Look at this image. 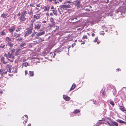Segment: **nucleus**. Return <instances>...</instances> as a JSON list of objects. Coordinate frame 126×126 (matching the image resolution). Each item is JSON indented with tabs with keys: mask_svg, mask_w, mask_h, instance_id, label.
Instances as JSON below:
<instances>
[{
	"mask_svg": "<svg viewBox=\"0 0 126 126\" xmlns=\"http://www.w3.org/2000/svg\"><path fill=\"white\" fill-rule=\"evenodd\" d=\"M32 26L26 29V31L24 33L25 36H28L32 32Z\"/></svg>",
	"mask_w": 126,
	"mask_h": 126,
	"instance_id": "obj_1",
	"label": "nucleus"
},
{
	"mask_svg": "<svg viewBox=\"0 0 126 126\" xmlns=\"http://www.w3.org/2000/svg\"><path fill=\"white\" fill-rule=\"evenodd\" d=\"M5 40L7 42V45L10 47H12L14 45V44L12 43V40L8 37H6Z\"/></svg>",
	"mask_w": 126,
	"mask_h": 126,
	"instance_id": "obj_2",
	"label": "nucleus"
},
{
	"mask_svg": "<svg viewBox=\"0 0 126 126\" xmlns=\"http://www.w3.org/2000/svg\"><path fill=\"white\" fill-rule=\"evenodd\" d=\"M17 70V67L16 66L13 67L12 68H10L8 69V72L11 73H16Z\"/></svg>",
	"mask_w": 126,
	"mask_h": 126,
	"instance_id": "obj_3",
	"label": "nucleus"
},
{
	"mask_svg": "<svg viewBox=\"0 0 126 126\" xmlns=\"http://www.w3.org/2000/svg\"><path fill=\"white\" fill-rule=\"evenodd\" d=\"M109 87L110 89V90L113 92V95L114 96L115 95L116 92L115 87L112 85H110L109 86Z\"/></svg>",
	"mask_w": 126,
	"mask_h": 126,
	"instance_id": "obj_4",
	"label": "nucleus"
},
{
	"mask_svg": "<svg viewBox=\"0 0 126 126\" xmlns=\"http://www.w3.org/2000/svg\"><path fill=\"white\" fill-rule=\"evenodd\" d=\"M74 4L75 6L77 7V9H79L82 7L80 4V0L76 1Z\"/></svg>",
	"mask_w": 126,
	"mask_h": 126,
	"instance_id": "obj_5",
	"label": "nucleus"
},
{
	"mask_svg": "<svg viewBox=\"0 0 126 126\" xmlns=\"http://www.w3.org/2000/svg\"><path fill=\"white\" fill-rule=\"evenodd\" d=\"M22 121L24 124L27 123L28 120V117L27 115H24L22 118Z\"/></svg>",
	"mask_w": 126,
	"mask_h": 126,
	"instance_id": "obj_6",
	"label": "nucleus"
},
{
	"mask_svg": "<svg viewBox=\"0 0 126 126\" xmlns=\"http://www.w3.org/2000/svg\"><path fill=\"white\" fill-rule=\"evenodd\" d=\"M108 124L110 126H118V124L115 121H110L108 123Z\"/></svg>",
	"mask_w": 126,
	"mask_h": 126,
	"instance_id": "obj_7",
	"label": "nucleus"
},
{
	"mask_svg": "<svg viewBox=\"0 0 126 126\" xmlns=\"http://www.w3.org/2000/svg\"><path fill=\"white\" fill-rule=\"evenodd\" d=\"M41 27V25L39 23L35 25L34 28L35 30H39Z\"/></svg>",
	"mask_w": 126,
	"mask_h": 126,
	"instance_id": "obj_8",
	"label": "nucleus"
},
{
	"mask_svg": "<svg viewBox=\"0 0 126 126\" xmlns=\"http://www.w3.org/2000/svg\"><path fill=\"white\" fill-rule=\"evenodd\" d=\"M36 39L39 40L38 42H40L44 41V38H42L38 37L35 36V37L34 39L35 40H36Z\"/></svg>",
	"mask_w": 126,
	"mask_h": 126,
	"instance_id": "obj_9",
	"label": "nucleus"
},
{
	"mask_svg": "<svg viewBox=\"0 0 126 126\" xmlns=\"http://www.w3.org/2000/svg\"><path fill=\"white\" fill-rule=\"evenodd\" d=\"M27 18L21 15V16L19 17V20L20 21H25Z\"/></svg>",
	"mask_w": 126,
	"mask_h": 126,
	"instance_id": "obj_10",
	"label": "nucleus"
},
{
	"mask_svg": "<svg viewBox=\"0 0 126 126\" xmlns=\"http://www.w3.org/2000/svg\"><path fill=\"white\" fill-rule=\"evenodd\" d=\"M14 54L10 53V52H8L7 54V57L8 58H14Z\"/></svg>",
	"mask_w": 126,
	"mask_h": 126,
	"instance_id": "obj_11",
	"label": "nucleus"
},
{
	"mask_svg": "<svg viewBox=\"0 0 126 126\" xmlns=\"http://www.w3.org/2000/svg\"><path fill=\"white\" fill-rule=\"evenodd\" d=\"M63 98L66 101H68L70 100V98L66 95H63Z\"/></svg>",
	"mask_w": 126,
	"mask_h": 126,
	"instance_id": "obj_12",
	"label": "nucleus"
},
{
	"mask_svg": "<svg viewBox=\"0 0 126 126\" xmlns=\"http://www.w3.org/2000/svg\"><path fill=\"white\" fill-rule=\"evenodd\" d=\"M15 26H12L11 28H10L9 29V30L10 32L13 33V31L15 30Z\"/></svg>",
	"mask_w": 126,
	"mask_h": 126,
	"instance_id": "obj_13",
	"label": "nucleus"
},
{
	"mask_svg": "<svg viewBox=\"0 0 126 126\" xmlns=\"http://www.w3.org/2000/svg\"><path fill=\"white\" fill-rule=\"evenodd\" d=\"M45 33V32L44 31H43L41 32H39L38 33L36 34V36H40L42 35H44Z\"/></svg>",
	"mask_w": 126,
	"mask_h": 126,
	"instance_id": "obj_14",
	"label": "nucleus"
},
{
	"mask_svg": "<svg viewBox=\"0 0 126 126\" xmlns=\"http://www.w3.org/2000/svg\"><path fill=\"white\" fill-rule=\"evenodd\" d=\"M59 7L62 11L64 9H66V5H61L59 6Z\"/></svg>",
	"mask_w": 126,
	"mask_h": 126,
	"instance_id": "obj_15",
	"label": "nucleus"
},
{
	"mask_svg": "<svg viewBox=\"0 0 126 126\" xmlns=\"http://www.w3.org/2000/svg\"><path fill=\"white\" fill-rule=\"evenodd\" d=\"M44 11L45 12L46 11H48L50 8V6H45L44 7Z\"/></svg>",
	"mask_w": 126,
	"mask_h": 126,
	"instance_id": "obj_16",
	"label": "nucleus"
},
{
	"mask_svg": "<svg viewBox=\"0 0 126 126\" xmlns=\"http://www.w3.org/2000/svg\"><path fill=\"white\" fill-rule=\"evenodd\" d=\"M5 58L4 57H2L0 59L2 63H3L4 64H6L7 62L5 61H4Z\"/></svg>",
	"mask_w": 126,
	"mask_h": 126,
	"instance_id": "obj_17",
	"label": "nucleus"
},
{
	"mask_svg": "<svg viewBox=\"0 0 126 126\" xmlns=\"http://www.w3.org/2000/svg\"><path fill=\"white\" fill-rule=\"evenodd\" d=\"M27 13L28 12L27 11L24 10L22 13L21 15L25 17L27 14Z\"/></svg>",
	"mask_w": 126,
	"mask_h": 126,
	"instance_id": "obj_18",
	"label": "nucleus"
},
{
	"mask_svg": "<svg viewBox=\"0 0 126 126\" xmlns=\"http://www.w3.org/2000/svg\"><path fill=\"white\" fill-rule=\"evenodd\" d=\"M37 16L36 15H34L33 16V17L35 19H40V16L39 14H37Z\"/></svg>",
	"mask_w": 126,
	"mask_h": 126,
	"instance_id": "obj_19",
	"label": "nucleus"
},
{
	"mask_svg": "<svg viewBox=\"0 0 126 126\" xmlns=\"http://www.w3.org/2000/svg\"><path fill=\"white\" fill-rule=\"evenodd\" d=\"M4 75V72L0 69V79Z\"/></svg>",
	"mask_w": 126,
	"mask_h": 126,
	"instance_id": "obj_20",
	"label": "nucleus"
},
{
	"mask_svg": "<svg viewBox=\"0 0 126 126\" xmlns=\"http://www.w3.org/2000/svg\"><path fill=\"white\" fill-rule=\"evenodd\" d=\"M119 109L123 111H125V109L123 106H119Z\"/></svg>",
	"mask_w": 126,
	"mask_h": 126,
	"instance_id": "obj_21",
	"label": "nucleus"
},
{
	"mask_svg": "<svg viewBox=\"0 0 126 126\" xmlns=\"http://www.w3.org/2000/svg\"><path fill=\"white\" fill-rule=\"evenodd\" d=\"M28 74L29 75V76H33L34 75L33 71H29V73Z\"/></svg>",
	"mask_w": 126,
	"mask_h": 126,
	"instance_id": "obj_22",
	"label": "nucleus"
},
{
	"mask_svg": "<svg viewBox=\"0 0 126 126\" xmlns=\"http://www.w3.org/2000/svg\"><path fill=\"white\" fill-rule=\"evenodd\" d=\"M8 15V14L7 13L4 14L3 13L1 16L3 18H6Z\"/></svg>",
	"mask_w": 126,
	"mask_h": 126,
	"instance_id": "obj_23",
	"label": "nucleus"
},
{
	"mask_svg": "<svg viewBox=\"0 0 126 126\" xmlns=\"http://www.w3.org/2000/svg\"><path fill=\"white\" fill-rule=\"evenodd\" d=\"M109 103L111 105L112 107H113L115 105V104L113 101L111 100H110Z\"/></svg>",
	"mask_w": 126,
	"mask_h": 126,
	"instance_id": "obj_24",
	"label": "nucleus"
},
{
	"mask_svg": "<svg viewBox=\"0 0 126 126\" xmlns=\"http://www.w3.org/2000/svg\"><path fill=\"white\" fill-rule=\"evenodd\" d=\"M76 87V85L74 83L72 86V87L69 90V91H71L72 90H73Z\"/></svg>",
	"mask_w": 126,
	"mask_h": 126,
	"instance_id": "obj_25",
	"label": "nucleus"
},
{
	"mask_svg": "<svg viewBox=\"0 0 126 126\" xmlns=\"http://www.w3.org/2000/svg\"><path fill=\"white\" fill-rule=\"evenodd\" d=\"M52 12L54 15L56 16L57 15V11L55 10H52Z\"/></svg>",
	"mask_w": 126,
	"mask_h": 126,
	"instance_id": "obj_26",
	"label": "nucleus"
},
{
	"mask_svg": "<svg viewBox=\"0 0 126 126\" xmlns=\"http://www.w3.org/2000/svg\"><path fill=\"white\" fill-rule=\"evenodd\" d=\"M50 20L51 23L53 24H54V22L53 18L51 17L50 19Z\"/></svg>",
	"mask_w": 126,
	"mask_h": 126,
	"instance_id": "obj_27",
	"label": "nucleus"
},
{
	"mask_svg": "<svg viewBox=\"0 0 126 126\" xmlns=\"http://www.w3.org/2000/svg\"><path fill=\"white\" fill-rule=\"evenodd\" d=\"M62 50L61 49L60 50L59 48H58L57 49H56L54 51V52H55L58 53H59Z\"/></svg>",
	"mask_w": 126,
	"mask_h": 126,
	"instance_id": "obj_28",
	"label": "nucleus"
},
{
	"mask_svg": "<svg viewBox=\"0 0 126 126\" xmlns=\"http://www.w3.org/2000/svg\"><path fill=\"white\" fill-rule=\"evenodd\" d=\"M22 65L26 67L27 66L29 65L28 63L27 62L24 63L22 64Z\"/></svg>",
	"mask_w": 126,
	"mask_h": 126,
	"instance_id": "obj_29",
	"label": "nucleus"
},
{
	"mask_svg": "<svg viewBox=\"0 0 126 126\" xmlns=\"http://www.w3.org/2000/svg\"><path fill=\"white\" fill-rule=\"evenodd\" d=\"M20 34H17L15 33L14 35L16 37V38L19 37H20Z\"/></svg>",
	"mask_w": 126,
	"mask_h": 126,
	"instance_id": "obj_30",
	"label": "nucleus"
},
{
	"mask_svg": "<svg viewBox=\"0 0 126 126\" xmlns=\"http://www.w3.org/2000/svg\"><path fill=\"white\" fill-rule=\"evenodd\" d=\"M21 29V28L19 26H18L17 28V30H16V32H18L19 31H20Z\"/></svg>",
	"mask_w": 126,
	"mask_h": 126,
	"instance_id": "obj_31",
	"label": "nucleus"
},
{
	"mask_svg": "<svg viewBox=\"0 0 126 126\" xmlns=\"http://www.w3.org/2000/svg\"><path fill=\"white\" fill-rule=\"evenodd\" d=\"M26 43H22L20 45V46L21 47H24L26 46Z\"/></svg>",
	"mask_w": 126,
	"mask_h": 126,
	"instance_id": "obj_32",
	"label": "nucleus"
},
{
	"mask_svg": "<svg viewBox=\"0 0 126 126\" xmlns=\"http://www.w3.org/2000/svg\"><path fill=\"white\" fill-rule=\"evenodd\" d=\"M80 111L79 110H76L74 111L73 113L75 114L80 112Z\"/></svg>",
	"mask_w": 126,
	"mask_h": 126,
	"instance_id": "obj_33",
	"label": "nucleus"
},
{
	"mask_svg": "<svg viewBox=\"0 0 126 126\" xmlns=\"http://www.w3.org/2000/svg\"><path fill=\"white\" fill-rule=\"evenodd\" d=\"M5 46V45H4L2 44H1L0 46V48H4Z\"/></svg>",
	"mask_w": 126,
	"mask_h": 126,
	"instance_id": "obj_34",
	"label": "nucleus"
},
{
	"mask_svg": "<svg viewBox=\"0 0 126 126\" xmlns=\"http://www.w3.org/2000/svg\"><path fill=\"white\" fill-rule=\"evenodd\" d=\"M72 2L70 1H67L65 2L64 4H66L67 3H71Z\"/></svg>",
	"mask_w": 126,
	"mask_h": 126,
	"instance_id": "obj_35",
	"label": "nucleus"
},
{
	"mask_svg": "<svg viewBox=\"0 0 126 126\" xmlns=\"http://www.w3.org/2000/svg\"><path fill=\"white\" fill-rule=\"evenodd\" d=\"M15 49H12V50H11L9 52H10V53H12V54H14V52L15 51Z\"/></svg>",
	"mask_w": 126,
	"mask_h": 126,
	"instance_id": "obj_36",
	"label": "nucleus"
},
{
	"mask_svg": "<svg viewBox=\"0 0 126 126\" xmlns=\"http://www.w3.org/2000/svg\"><path fill=\"white\" fill-rule=\"evenodd\" d=\"M0 35H3L6 34V33L4 31H2L0 33Z\"/></svg>",
	"mask_w": 126,
	"mask_h": 126,
	"instance_id": "obj_37",
	"label": "nucleus"
},
{
	"mask_svg": "<svg viewBox=\"0 0 126 126\" xmlns=\"http://www.w3.org/2000/svg\"><path fill=\"white\" fill-rule=\"evenodd\" d=\"M36 32H32V35H31V36L32 37H34L35 35L36 34Z\"/></svg>",
	"mask_w": 126,
	"mask_h": 126,
	"instance_id": "obj_38",
	"label": "nucleus"
},
{
	"mask_svg": "<svg viewBox=\"0 0 126 126\" xmlns=\"http://www.w3.org/2000/svg\"><path fill=\"white\" fill-rule=\"evenodd\" d=\"M87 39V37L86 35H84L82 38V39L83 40H84L85 39Z\"/></svg>",
	"mask_w": 126,
	"mask_h": 126,
	"instance_id": "obj_39",
	"label": "nucleus"
},
{
	"mask_svg": "<svg viewBox=\"0 0 126 126\" xmlns=\"http://www.w3.org/2000/svg\"><path fill=\"white\" fill-rule=\"evenodd\" d=\"M66 6L67 8H70L71 7V6L69 4L66 5Z\"/></svg>",
	"mask_w": 126,
	"mask_h": 126,
	"instance_id": "obj_40",
	"label": "nucleus"
},
{
	"mask_svg": "<svg viewBox=\"0 0 126 126\" xmlns=\"http://www.w3.org/2000/svg\"><path fill=\"white\" fill-rule=\"evenodd\" d=\"M98 39V37H96L95 38V40L94 41V42H96Z\"/></svg>",
	"mask_w": 126,
	"mask_h": 126,
	"instance_id": "obj_41",
	"label": "nucleus"
},
{
	"mask_svg": "<svg viewBox=\"0 0 126 126\" xmlns=\"http://www.w3.org/2000/svg\"><path fill=\"white\" fill-rule=\"evenodd\" d=\"M93 103H94L95 105H97V103H96V101L93 100Z\"/></svg>",
	"mask_w": 126,
	"mask_h": 126,
	"instance_id": "obj_42",
	"label": "nucleus"
},
{
	"mask_svg": "<svg viewBox=\"0 0 126 126\" xmlns=\"http://www.w3.org/2000/svg\"><path fill=\"white\" fill-rule=\"evenodd\" d=\"M102 28L103 30H104L105 28H106L105 26V25H103L102 26Z\"/></svg>",
	"mask_w": 126,
	"mask_h": 126,
	"instance_id": "obj_43",
	"label": "nucleus"
},
{
	"mask_svg": "<svg viewBox=\"0 0 126 126\" xmlns=\"http://www.w3.org/2000/svg\"><path fill=\"white\" fill-rule=\"evenodd\" d=\"M96 21L98 22L100 21V18H99L98 19V18H97L96 19Z\"/></svg>",
	"mask_w": 126,
	"mask_h": 126,
	"instance_id": "obj_44",
	"label": "nucleus"
},
{
	"mask_svg": "<svg viewBox=\"0 0 126 126\" xmlns=\"http://www.w3.org/2000/svg\"><path fill=\"white\" fill-rule=\"evenodd\" d=\"M30 6L31 7H34L33 3L31 4L30 5Z\"/></svg>",
	"mask_w": 126,
	"mask_h": 126,
	"instance_id": "obj_45",
	"label": "nucleus"
},
{
	"mask_svg": "<svg viewBox=\"0 0 126 126\" xmlns=\"http://www.w3.org/2000/svg\"><path fill=\"white\" fill-rule=\"evenodd\" d=\"M76 44L75 43H74L72 45V47H73Z\"/></svg>",
	"mask_w": 126,
	"mask_h": 126,
	"instance_id": "obj_46",
	"label": "nucleus"
},
{
	"mask_svg": "<svg viewBox=\"0 0 126 126\" xmlns=\"http://www.w3.org/2000/svg\"><path fill=\"white\" fill-rule=\"evenodd\" d=\"M7 59H8V60L10 61V62H13V61L12 60H10L9 59H8V58H7Z\"/></svg>",
	"mask_w": 126,
	"mask_h": 126,
	"instance_id": "obj_47",
	"label": "nucleus"
},
{
	"mask_svg": "<svg viewBox=\"0 0 126 126\" xmlns=\"http://www.w3.org/2000/svg\"><path fill=\"white\" fill-rule=\"evenodd\" d=\"M25 75H26L27 74H28V71L27 70H25Z\"/></svg>",
	"mask_w": 126,
	"mask_h": 126,
	"instance_id": "obj_48",
	"label": "nucleus"
},
{
	"mask_svg": "<svg viewBox=\"0 0 126 126\" xmlns=\"http://www.w3.org/2000/svg\"><path fill=\"white\" fill-rule=\"evenodd\" d=\"M4 56L5 57H7V59L8 57H7V54L6 53H5L4 54Z\"/></svg>",
	"mask_w": 126,
	"mask_h": 126,
	"instance_id": "obj_49",
	"label": "nucleus"
},
{
	"mask_svg": "<svg viewBox=\"0 0 126 126\" xmlns=\"http://www.w3.org/2000/svg\"><path fill=\"white\" fill-rule=\"evenodd\" d=\"M36 6L37 7H40V4H37L36 5Z\"/></svg>",
	"mask_w": 126,
	"mask_h": 126,
	"instance_id": "obj_50",
	"label": "nucleus"
},
{
	"mask_svg": "<svg viewBox=\"0 0 126 126\" xmlns=\"http://www.w3.org/2000/svg\"><path fill=\"white\" fill-rule=\"evenodd\" d=\"M100 34L101 35H104V34H105V33H100Z\"/></svg>",
	"mask_w": 126,
	"mask_h": 126,
	"instance_id": "obj_51",
	"label": "nucleus"
},
{
	"mask_svg": "<svg viewBox=\"0 0 126 126\" xmlns=\"http://www.w3.org/2000/svg\"><path fill=\"white\" fill-rule=\"evenodd\" d=\"M55 52H54V55H52L53 57V58L54 57V56L56 55V54L55 53Z\"/></svg>",
	"mask_w": 126,
	"mask_h": 126,
	"instance_id": "obj_52",
	"label": "nucleus"
},
{
	"mask_svg": "<svg viewBox=\"0 0 126 126\" xmlns=\"http://www.w3.org/2000/svg\"><path fill=\"white\" fill-rule=\"evenodd\" d=\"M7 71H6L5 72H4V74H7Z\"/></svg>",
	"mask_w": 126,
	"mask_h": 126,
	"instance_id": "obj_53",
	"label": "nucleus"
},
{
	"mask_svg": "<svg viewBox=\"0 0 126 126\" xmlns=\"http://www.w3.org/2000/svg\"><path fill=\"white\" fill-rule=\"evenodd\" d=\"M119 122L121 123H123V122H124L122 120H119Z\"/></svg>",
	"mask_w": 126,
	"mask_h": 126,
	"instance_id": "obj_54",
	"label": "nucleus"
},
{
	"mask_svg": "<svg viewBox=\"0 0 126 126\" xmlns=\"http://www.w3.org/2000/svg\"><path fill=\"white\" fill-rule=\"evenodd\" d=\"M54 7L53 6H52L51 8V9H54Z\"/></svg>",
	"mask_w": 126,
	"mask_h": 126,
	"instance_id": "obj_55",
	"label": "nucleus"
},
{
	"mask_svg": "<svg viewBox=\"0 0 126 126\" xmlns=\"http://www.w3.org/2000/svg\"><path fill=\"white\" fill-rule=\"evenodd\" d=\"M77 19V17H76L75 18H73V19H72L71 20V21H72V20H73L74 19Z\"/></svg>",
	"mask_w": 126,
	"mask_h": 126,
	"instance_id": "obj_56",
	"label": "nucleus"
},
{
	"mask_svg": "<svg viewBox=\"0 0 126 126\" xmlns=\"http://www.w3.org/2000/svg\"><path fill=\"white\" fill-rule=\"evenodd\" d=\"M21 15L20 13L19 12L17 14V16H19Z\"/></svg>",
	"mask_w": 126,
	"mask_h": 126,
	"instance_id": "obj_57",
	"label": "nucleus"
},
{
	"mask_svg": "<svg viewBox=\"0 0 126 126\" xmlns=\"http://www.w3.org/2000/svg\"><path fill=\"white\" fill-rule=\"evenodd\" d=\"M100 43V41H98L97 42V44H99Z\"/></svg>",
	"mask_w": 126,
	"mask_h": 126,
	"instance_id": "obj_58",
	"label": "nucleus"
},
{
	"mask_svg": "<svg viewBox=\"0 0 126 126\" xmlns=\"http://www.w3.org/2000/svg\"><path fill=\"white\" fill-rule=\"evenodd\" d=\"M26 61V59H23V62H25Z\"/></svg>",
	"mask_w": 126,
	"mask_h": 126,
	"instance_id": "obj_59",
	"label": "nucleus"
},
{
	"mask_svg": "<svg viewBox=\"0 0 126 126\" xmlns=\"http://www.w3.org/2000/svg\"><path fill=\"white\" fill-rule=\"evenodd\" d=\"M92 36H94L95 35V34L94 33H92Z\"/></svg>",
	"mask_w": 126,
	"mask_h": 126,
	"instance_id": "obj_60",
	"label": "nucleus"
},
{
	"mask_svg": "<svg viewBox=\"0 0 126 126\" xmlns=\"http://www.w3.org/2000/svg\"><path fill=\"white\" fill-rule=\"evenodd\" d=\"M104 107H106V105L105 104H104Z\"/></svg>",
	"mask_w": 126,
	"mask_h": 126,
	"instance_id": "obj_61",
	"label": "nucleus"
},
{
	"mask_svg": "<svg viewBox=\"0 0 126 126\" xmlns=\"http://www.w3.org/2000/svg\"><path fill=\"white\" fill-rule=\"evenodd\" d=\"M46 22V21H44L43 22V23H45Z\"/></svg>",
	"mask_w": 126,
	"mask_h": 126,
	"instance_id": "obj_62",
	"label": "nucleus"
},
{
	"mask_svg": "<svg viewBox=\"0 0 126 126\" xmlns=\"http://www.w3.org/2000/svg\"><path fill=\"white\" fill-rule=\"evenodd\" d=\"M104 92H103L102 93V94L103 95H104L105 96V94H104Z\"/></svg>",
	"mask_w": 126,
	"mask_h": 126,
	"instance_id": "obj_63",
	"label": "nucleus"
},
{
	"mask_svg": "<svg viewBox=\"0 0 126 126\" xmlns=\"http://www.w3.org/2000/svg\"><path fill=\"white\" fill-rule=\"evenodd\" d=\"M35 9H36L37 10H38L39 9V8H37V7H35Z\"/></svg>",
	"mask_w": 126,
	"mask_h": 126,
	"instance_id": "obj_64",
	"label": "nucleus"
}]
</instances>
